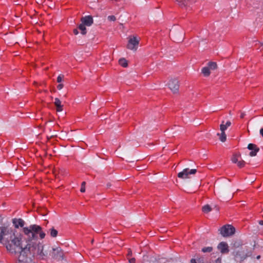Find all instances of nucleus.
<instances>
[{"label": "nucleus", "instance_id": "obj_1", "mask_svg": "<svg viewBox=\"0 0 263 263\" xmlns=\"http://www.w3.org/2000/svg\"><path fill=\"white\" fill-rule=\"evenodd\" d=\"M22 239V234L17 231L7 227L1 228L0 240L5 242L7 250L10 253H26L27 245L23 247Z\"/></svg>", "mask_w": 263, "mask_h": 263}, {"label": "nucleus", "instance_id": "obj_2", "mask_svg": "<svg viewBox=\"0 0 263 263\" xmlns=\"http://www.w3.org/2000/svg\"><path fill=\"white\" fill-rule=\"evenodd\" d=\"M23 232L27 237L29 240L36 238L37 234H39L41 239L44 238L46 235L45 233L42 231V228L36 224H32L28 227H24Z\"/></svg>", "mask_w": 263, "mask_h": 263}, {"label": "nucleus", "instance_id": "obj_3", "mask_svg": "<svg viewBox=\"0 0 263 263\" xmlns=\"http://www.w3.org/2000/svg\"><path fill=\"white\" fill-rule=\"evenodd\" d=\"M27 251H29L33 255H37L43 258L48 254L47 252L43 251V246L40 243H28L27 244Z\"/></svg>", "mask_w": 263, "mask_h": 263}, {"label": "nucleus", "instance_id": "obj_4", "mask_svg": "<svg viewBox=\"0 0 263 263\" xmlns=\"http://www.w3.org/2000/svg\"><path fill=\"white\" fill-rule=\"evenodd\" d=\"M220 234L223 237H228L232 235L235 233V228L231 225L223 226L220 230Z\"/></svg>", "mask_w": 263, "mask_h": 263}, {"label": "nucleus", "instance_id": "obj_5", "mask_svg": "<svg viewBox=\"0 0 263 263\" xmlns=\"http://www.w3.org/2000/svg\"><path fill=\"white\" fill-rule=\"evenodd\" d=\"M197 172L196 169H189L188 168L184 169L182 172L178 174V177L182 179L190 178V175H195Z\"/></svg>", "mask_w": 263, "mask_h": 263}, {"label": "nucleus", "instance_id": "obj_6", "mask_svg": "<svg viewBox=\"0 0 263 263\" xmlns=\"http://www.w3.org/2000/svg\"><path fill=\"white\" fill-rule=\"evenodd\" d=\"M139 40L135 36L130 37L127 45V48L130 50L136 51L138 48Z\"/></svg>", "mask_w": 263, "mask_h": 263}, {"label": "nucleus", "instance_id": "obj_7", "mask_svg": "<svg viewBox=\"0 0 263 263\" xmlns=\"http://www.w3.org/2000/svg\"><path fill=\"white\" fill-rule=\"evenodd\" d=\"M168 86L173 93H176L179 89V82L176 79H171L168 83Z\"/></svg>", "mask_w": 263, "mask_h": 263}, {"label": "nucleus", "instance_id": "obj_8", "mask_svg": "<svg viewBox=\"0 0 263 263\" xmlns=\"http://www.w3.org/2000/svg\"><path fill=\"white\" fill-rule=\"evenodd\" d=\"M63 252L60 248H53L52 257L59 260L63 259Z\"/></svg>", "mask_w": 263, "mask_h": 263}, {"label": "nucleus", "instance_id": "obj_9", "mask_svg": "<svg viewBox=\"0 0 263 263\" xmlns=\"http://www.w3.org/2000/svg\"><path fill=\"white\" fill-rule=\"evenodd\" d=\"M248 148L251 151L249 155L251 157L255 156L259 151V148L255 144L250 143L248 146Z\"/></svg>", "mask_w": 263, "mask_h": 263}, {"label": "nucleus", "instance_id": "obj_10", "mask_svg": "<svg viewBox=\"0 0 263 263\" xmlns=\"http://www.w3.org/2000/svg\"><path fill=\"white\" fill-rule=\"evenodd\" d=\"M217 248L222 254L229 252V247L228 244L225 242H221L217 246Z\"/></svg>", "mask_w": 263, "mask_h": 263}, {"label": "nucleus", "instance_id": "obj_11", "mask_svg": "<svg viewBox=\"0 0 263 263\" xmlns=\"http://www.w3.org/2000/svg\"><path fill=\"white\" fill-rule=\"evenodd\" d=\"M81 23L87 26H90L93 23V18L90 16H85L81 18Z\"/></svg>", "mask_w": 263, "mask_h": 263}, {"label": "nucleus", "instance_id": "obj_12", "mask_svg": "<svg viewBox=\"0 0 263 263\" xmlns=\"http://www.w3.org/2000/svg\"><path fill=\"white\" fill-rule=\"evenodd\" d=\"M12 222L15 228L23 227L25 224L24 221L22 219H14Z\"/></svg>", "mask_w": 263, "mask_h": 263}, {"label": "nucleus", "instance_id": "obj_13", "mask_svg": "<svg viewBox=\"0 0 263 263\" xmlns=\"http://www.w3.org/2000/svg\"><path fill=\"white\" fill-rule=\"evenodd\" d=\"M54 104L56 106L57 111L58 112L62 111L63 110V105L61 104V101L59 99L56 98L54 99Z\"/></svg>", "mask_w": 263, "mask_h": 263}, {"label": "nucleus", "instance_id": "obj_14", "mask_svg": "<svg viewBox=\"0 0 263 263\" xmlns=\"http://www.w3.org/2000/svg\"><path fill=\"white\" fill-rule=\"evenodd\" d=\"M19 263H34V262L30 258H26L25 260H24L21 255L19 258Z\"/></svg>", "mask_w": 263, "mask_h": 263}, {"label": "nucleus", "instance_id": "obj_15", "mask_svg": "<svg viewBox=\"0 0 263 263\" xmlns=\"http://www.w3.org/2000/svg\"><path fill=\"white\" fill-rule=\"evenodd\" d=\"M210 70H211L209 69V67L206 66L202 69V72L205 77H208L211 73Z\"/></svg>", "mask_w": 263, "mask_h": 263}, {"label": "nucleus", "instance_id": "obj_16", "mask_svg": "<svg viewBox=\"0 0 263 263\" xmlns=\"http://www.w3.org/2000/svg\"><path fill=\"white\" fill-rule=\"evenodd\" d=\"M49 232L50 233V235L52 237H55L58 235V231L54 229V228H52L49 230Z\"/></svg>", "mask_w": 263, "mask_h": 263}, {"label": "nucleus", "instance_id": "obj_17", "mask_svg": "<svg viewBox=\"0 0 263 263\" xmlns=\"http://www.w3.org/2000/svg\"><path fill=\"white\" fill-rule=\"evenodd\" d=\"M85 26L86 25H84V24L82 23L79 26V29L81 30V33L83 35L85 34L87 32Z\"/></svg>", "mask_w": 263, "mask_h": 263}, {"label": "nucleus", "instance_id": "obj_18", "mask_svg": "<svg viewBox=\"0 0 263 263\" xmlns=\"http://www.w3.org/2000/svg\"><path fill=\"white\" fill-rule=\"evenodd\" d=\"M119 63L123 67H126L128 66L127 61L124 58L120 59L119 61Z\"/></svg>", "mask_w": 263, "mask_h": 263}, {"label": "nucleus", "instance_id": "obj_19", "mask_svg": "<svg viewBox=\"0 0 263 263\" xmlns=\"http://www.w3.org/2000/svg\"><path fill=\"white\" fill-rule=\"evenodd\" d=\"M217 135L219 136V139L221 142H224L226 141L227 136L224 132H221L220 134L218 133Z\"/></svg>", "mask_w": 263, "mask_h": 263}, {"label": "nucleus", "instance_id": "obj_20", "mask_svg": "<svg viewBox=\"0 0 263 263\" xmlns=\"http://www.w3.org/2000/svg\"><path fill=\"white\" fill-rule=\"evenodd\" d=\"M240 156L239 154H234L231 159L232 162L234 163H236L239 161Z\"/></svg>", "mask_w": 263, "mask_h": 263}, {"label": "nucleus", "instance_id": "obj_21", "mask_svg": "<svg viewBox=\"0 0 263 263\" xmlns=\"http://www.w3.org/2000/svg\"><path fill=\"white\" fill-rule=\"evenodd\" d=\"M217 67V64L215 62H210L208 63V67H209L210 70H215Z\"/></svg>", "mask_w": 263, "mask_h": 263}, {"label": "nucleus", "instance_id": "obj_22", "mask_svg": "<svg viewBox=\"0 0 263 263\" xmlns=\"http://www.w3.org/2000/svg\"><path fill=\"white\" fill-rule=\"evenodd\" d=\"M211 208L209 205L206 204L202 207V211L204 213H209L211 211Z\"/></svg>", "mask_w": 263, "mask_h": 263}, {"label": "nucleus", "instance_id": "obj_23", "mask_svg": "<svg viewBox=\"0 0 263 263\" xmlns=\"http://www.w3.org/2000/svg\"><path fill=\"white\" fill-rule=\"evenodd\" d=\"M213 250V248L211 247H204L202 249V251L204 253L211 252Z\"/></svg>", "mask_w": 263, "mask_h": 263}, {"label": "nucleus", "instance_id": "obj_24", "mask_svg": "<svg viewBox=\"0 0 263 263\" xmlns=\"http://www.w3.org/2000/svg\"><path fill=\"white\" fill-rule=\"evenodd\" d=\"M228 127L224 124V121L222 122L220 126V129L221 132H224L227 129Z\"/></svg>", "mask_w": 263, "mask_h": 263}, {"label": "nucleus", "instance_id": "obj_25", "mask_svg": "<svg viewBox=\"0 0 263 263\" xmlns=\"http://www.w3.org/2000/svg\"><path fill=\"white\" fill-rule=\"evenodd\" d=\"M237 166L240 167H243L245 165V162L243 160H239L237 163Z\"/></svg>", "mask_w": 263, "mask_h": 263}, {"label": "nucleus", "instance_id": "obj_26", "mask_svg": "<svg viewBox=\"0 0 263 263\" xmlns=\"http://www.w3.org/2000/svg\"><path fill=\"white\" fill-rule=\"evenodd\" d=\"M85 182L84 181L82 183L81 187V190H80V191L82 193H84L85 191Z\"/></svg>", "mask_w": 263, "mask_h": 263}, {"label": "nucleus", "instance_id": "obj_27", "mask_svg": "<svg viewBox=\"0 0 263 263\" xmlns=\"http://www.w3.org/2000/svg\"><path fill=\"white\" fill-rule=\"evenodd\" d=\"M64 78V76L60 74L59 75L57 78V82L58 83H60L62 81L63 79Z\"/></svg>", "mask_w": 263, "mask_h": 263}, {"label": "nucleus", "instance_id": "obj_28", "mask_svg": "<svg viewBox=\"0 0 263 263\" xmlns=\"http://www.w3.org/2000/svg\"><path fill=\"white\" fill-rule=\"evenodd\" d=\"M107 19L109 21H116V17L114 15H109L107 17Z\"/></svg>", "mask_w": 263, "mask_h": 263}, {"label": "nucleus", "instance_id": "obj_29", "mask_svg": "<svg viewBox=\"0 0 263 263\" xmlns=\"http://www.w3.org/2000/svg\"><path fill=\"white\" fill-rule=\"evenodd\" d=\"M63 84H59L58 86H57V88L59 90H61L63 88Z\"/></svg>", "mask_w": 263, "mask_h": 263}, {"label": "nucleus", "instance_id": "obj_30", "mask_svg": "<svg viewBox=\"0 0 263 263\" xmlns=\"http://www.w3.org/2000/svg\"><path fill=\"white\" fill-rule=\"evenodd\" d=\"M136 259L135 258H132L129 259V263H135Z\"/></svg>", "mask_w": 263, "mask_h": 263}, {"label": "nucleus", "instance_id": "obj_31", "mask_svg": "<svg viewBox=\"0 0 263 263\" xmlns=\"http://www.w3.org/2000/svg\"><path fill=\"white\" fill-rule=\"evenodd\" d=\"M225 125L228 127L231 125V123L230 121H228L226 122Z\"/></svg>", "mask_w": 263, "mask_h": 263}, {"label": "nucleus", "instance_id": "obj_32", "mask_svg": "<svg viewBox=\"0 0 263 263\" xmlns=\"http://www.w3.org/2000/svg\"><path fill=\"white\" fill-rule=\"evenodd\" d=\"M132 250L130 249H129L128 250V254H127V255L128 256H132Z\"/></svg>", "mask_w": 263, "mask_h": 263}, {"label": "nucleus", "instance_id": "obj_33", "mask_svg": "<svg viewBox=\"0 0 263 263\" xmlns=\"http://www.w3.org/2000/svg\"><path fill=\"white\" fill-rule=\"evenodd\" d=\"M259 133L261 136L263 137V127L260 129Z\"/></svg>", "mask_w": 263, "mask_h": 263}, {"label": "nucleus", "instance_id": "obj_34", "mask_svg": "<svg viewBox=\"0 0 263 263\" xmlns=\"http://www.w3.org/2000/svg\"><path fill=\"white\" fill-rule=\"evenodd\" d=\"M216 263H221V258H218L216 260Z\"/></svg>", "mask_w": 263, "mask_h": 263}, {"label": "nucleus", "instance_id": "obj_35", "mask_svg": "<svg viewBox=\"0 0 263 263\" xmlns=\"http://www.w3.org/2000/svg\"><path fill=\"white\" fill-rule=\"evenodd\" d=\"M73 33H74V34L77 35V34H78L79 33V32H78L77 29H74L73 30Z\"/></svg>", "mask_w": 263, "mask_h": 263}, {"label": "nucleus", "instance_id": "obj_36", "mask_svg": "<svg viewBox=\"0 0 263 263\" xmlns=\"http://www.w3.org/2000/svg\"><path fill=\"white\" fill-rule=\"evenodd\" d=\"M234 246H235V247H239V246L240 245V244L239 243H236V242H235V243L234 244Z\"/></svg>", "mask_w": 263, "mask_h": 263}, {"label": "nucleus", "instance_id": "obj_37", "mask_svg": "<svg viewBox=\"0 0 263 263\" xmlns=\"http://www.w3.org/2000/svg\"><path fill=\"white\" fill-rule=\"evenodd\" d=\"M191 263H197L195 259H192L191 260Z\"/></svg>", "mask_w": 263, "mask_h": 263}, {"label": "nucleus", "instance_id": "obj_38", "mask_svg": "<svg viewBox=\"0 0 263 263\" xmlns=\"http://www.w3.org/2000/svg\"><path fill=\"white\" fill-rule=\"evenodd\" d=\"M245 116V113H241L240 115V118H244Z\"/></svg>", "mask_w": 263, "mask_h": 263}, {"label": "nucleus", "instance_id": "obj_39", "mask_svg": "<svg viewBox=\"0 0 263 263\" xmlns=\"http://www.w3.org/2000/svg\"><path fill=\"white\" fill-rule=\"evenodd\" d=\"M259 223L260 225H263V220H260V221H259Z\"/></svg>", "mask_w": 263, "mask_h": 263}, {"label": "nucleus", "instance_id": "obj_40", "mask_svg": "<svg viewBox=\"0 0 263 263\" xmlns=\"http://www.w3.org/2000/svg\"><path fill=\"white\" fill-rule=\"evenodd\" d=\"M260 255H258V256L256 257V259H260Z\"/></svg>", "mask_w": 263, "mask_h": 263}]
</instances>
